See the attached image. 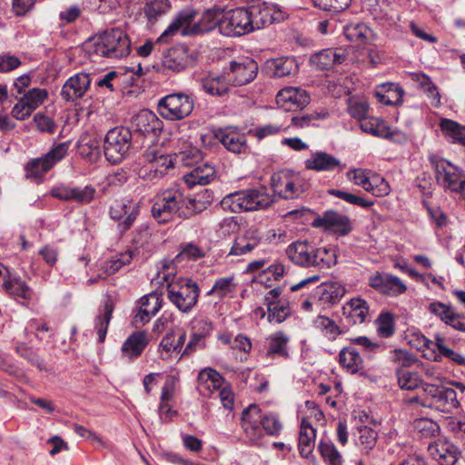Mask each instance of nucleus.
I'll list each match as a JSON object with an SVG mask.
<instances>
[{
	"mask_svg": "<svg viewBox=\"0 0 465 465\" xmlns=\"http://www.w3.org/2000/svg\"><path fill=\"white\" fill-rule=\"evenodd\" d=\"M399 386L407 391H413L421 384V380L416 372L397 370Z\"/></svg>",
	"mask_w": 465,
	"mask_h": 465,
	"instance_id": "55",
	"label": "nucleus"
},
{
	"mask_svg": "<svg viewBox=\"0 0 465 465\" xmlns=\"http://www.w3.org/2000/svg\"><path fill=\"white\" fill-rule=\"evenodd\" d=\"M5 292L17 298L31 300L33 292L31 288L21 278H12L5 280L3 283Z\"/></svg>",
	"mask_w": 465,
	"mask_h": 465,
	"instance_id": "41",
	"label": "nucleus"
},
{
	"mask_svg": "<svg viewBox=\"0 0 465 465\" xmlns=\"http://www.w3.org/2000/svg\"><path fill=\"white\" fill-rule=\"evenodd\" d=\"M348 176L355 184L377 197L388 195L390 193L388 182L379 175L370 177L365 171L359 169L349 172Z\"/></svg>",
	"mask_w": 465,
	"mask_h": 465,
	"instance_id": "15",
	"label": "nucleus"
},
{
	"mask_svg": "<svg viewBox=\"0 0 465 465\" xmlns=\"http://www.w3.org/2000/svg\"><path fill=\"white\" fill-rule=\"evenodd\" d=\"M152 214L159 223H166L174 216L185 219L184 194L178 187L164 190L155 197Z\"/></svg>",
	"mask_w": 465,
	"mask_h": 465,
	"instance_id": "4",
	"label": "nucleus"
},
{
	"mask_svg": "<svg viewBox=\"0 0 465 465\" xmlns=\"http://www.w3.org/2000/svg\"><path fill=\"white\" fill-rule=\"evenodd\" d=\"M377 332L383 338L391 337L395 332V317L388 312L382 311L375 321Z\"/></svg>",
	"mask_w": 465,
	"mask_h": 465,
	"instance_id": "45",
	"label": "nucleus"
},
{
	"mask_svg": "<svg viewBox=\"0 0 465 465\" xmlns=\"http://www.w3.org/2000/svg\"><path fill=\"white\" fill-rule=\"evenodd\" d=\"M318 450L328 465H341V455L332 442L322 440Z\"/></svg>",
	"mask_w": 465,
	"mask_h": 465,
	"instance_id": "48",
	"label": "nucleus"
},
{
	"mask_svg": "<svg viewBox=\"0 0 465 465\" xmlns=\"http://www.w3.org/2000/svg\"><path fill=\"white\" fill-rule=\"evenodd\" d=\"M305 167L316 172H341L345 166L335 156L325 152H316L305 161Z\"/></svg>",
	"mask_w": 465,
	"mask_h": 465,
	"instance_id": "20",
	"label": "nucleus"
},
{
	"mask_svg": "<svg viewBox=\"0 0 465 465\" xmlns=\"http://www.w3.org/2000/svg\"><path fill=\"white\" fill-rule=\"evenodd\" d=\"M316 430L307 418H302L300 426L298 448L302 457L308 458L315 445Z\"/></svg>",
	"mask_w": 465,
	"mask_h": 465,
	"instance_id": "31",
	"label": "nucleus"
},
{
	"mask_svg": "<svg viewBox=\"0 0 465 465\" xmlns=\"http://www.w3.org/2000/svg\"><path fill=\"white\" fill-rule=\"evenodd\" d=\"M345 60V54L333 48L322 49L310 57V64L318 70H330Z\"/></svg>",
	"mask_w": 465,
	"mask_h": 465,
	"instance_id": "23",
	"label": "nucleus"
},
{
	"mask_svg": "<svg viewBox=\"0 0 465 465\" xmlns=\"http://www.w3.org/2000/svg\"><path fill=\"white\" fill-rule=\"evenodd\" d=\"M271 186L274 194L282 199H295L306 190V184L293 173L280 171L271 177Z\"/></svg>",
	"mask_w": 465,
	"mask_h": 465,
	"instance_id": "10",
	"label": "nucleus"
},
{
	"mask_svg": "<svg viewBox=\"0 0 465 465\" xmlns=\"http://www.w3.org/2000/svg\"><path fill=\"white\" fill-rule=\"evenodd\" d=\"M262 237L258 231L248 230L242 235H239L229 252L230 255L246 254L260 245Z\"/></svg>",
	"mask_w": 465,
	"mask_h": 465,
	"instance_id": "29",
	"label": "nucleus"
},
{
	"mask_svg": "<svg viewBox=\"0 0 465 465\" xmlns=\"http://www.w3.org/2000/svg\"><path fill=\"white\" fill-rule=\"evenodd\" d=\"M314 323L322 334L331 341L335 340L341 333L340 327L329 317L320 315L316 318Z\"/></svg>",
	"mask_w": 465,
	"mask_h": 465,
	"instance_id": "49",
	"label": "nucleus"
},
{
	"mask_svg": "<svg viewBox=\"0 0 465 465\" xmlns=\"http://www.w3.org/2000/svg\"><path fill=\"white\" fill-rule=\"evenodd\" d=\"M245 7L221 12L220 33L226 36H242L252 32Z\"/></svg>",
	"mask_w": 465,
	"mask_h": 465,
	"instance_id": "9",
	"label": "nucleus"
},
{
	"mask_svg": "<svg viewBox=\"0 0 465 465\" xmlns=\"http://www.w3.org/2000/svg\"><path fill=\"white\" fill-rule=\"evenodd\" d=\"M250 16V25L252 32L265 27L272 23L271 9L263 5H252L246 8Z\"/></svg>",
	"mask_w": 465,
	"mask_h": 465,
	"instance_id": "35",
	"label": "nucleus"
},
{
	"mask_svg": "<svg viewBox=\"0 0 465 465\" xmlns=\"http://www.w3.org/2000/svg\"><path fill=\"white\" fill-rule=\"evenodd\" d=\"M194 108L193 96L185 93H173L162 97L158 102V113L170 121H180L188 117Z\"/></svg>",
	"mask_w": 465,
	"mask_h": 465,
	"instance_id": "7",
	"label": "nucleus"
},
{
	"mask_svg": "<svg viewBox=\"0 0 465 465\" xmlns=\"http://www.w3.org/2000/svg\"><path fill=\"white\" fill-rule=\"evenodd\" d=\"M441 131L449 137L452 138L453 142L459 143L465 146V126L459 123L450 120L442 119L440 124Z\"/></svg>",
	"mask_w": 465,
	"mask_h": 465,
	"instance_id": "44",
	"label": "nucleus"
},
{
	"mask_svg": "<svg viewBox=\"0 0 465 465\" xmlns=\"http://www.w3.org/2000/svg\"><path fill=\"white\" fill-rule=\"evenodd\" d=\"M329 193L335 197L342 199L343 201L351 204L361 206L363 208H369L372 206L374 203L372 201H367L362 197L341 190L331 189L329 191Z\"/></svg>",
	"mask_w": 465,
	"mask_h": 465,
	"instance_id": "59",
	"label": "nucleus"
},
{
	"mask_svg": "<svg viewBox=\"0 0 465 465\" xmlns=\"http://www.w3.org/2000/svg\"><path fill=\"white\" fill-rule=\"evenodd\" d=\"M345 292V287L337 282H324L318 287L320 300L331 304L337 303Z\"/></svg>",
	"mask_w": 465,
	"mask_h": 465,
	"instance_id": "37",
	"label": "nucleus"
},
{
	"mask_svg": "<svg viewBox=\"0 0 465 465\" xmlns=\"http://www.w3.org/2000/svg\"><path fill=\"white\" fill-rule=\"evenodd\" d=\"M213 136L230 153L240 154L246 153L248 151L245 134L235 127L219 128L213 132Z\"/></svg>",
	"mask_w": 465,
	"mask_h": 465,
	"instance_id": "13",
	"label": "nucleus"
},
{
	"mask_svg": "<svg viewBox=\"0 0 465 465\" xmlns=\"http://www.w3.org/2000/svg\"><path fill=\"white\" fill-rule=\"evenodd\" d=\"M46 163L47 162L44 157L29 161L25 165V177L35 180L41 179L52 168L46 166Z\"/></svg>",
	"mask_w": 465,
	"mask_h": 465,
	"instance_id": "51",
	"label": "nucleus"
},
{
	"mask_svg": "<svg viewBox=\"0 0 465 465\" xmlns=\"http://www.w3.org/2000/svg\"><path fill=\"white\" fill-rule=\"evenodd\" d=\"M263 417L264 415L257 404H250L242 412L241 425L247 423L261 425Z\"/></svg>",
	"mask_w": 465,
	"mask_h": 465,
	"instance_id": "60",
	"label": "nucleus"
},
{
	"mask_svg": "<svg viewBox=\"0 0 465 465\" xmlns=\"http://www.w3.org/2000/svg\"><path fill=\"white\" fill-rule=\"evenodd\" d=\"M385 94L376 93V96L380 103L386 105H399L402 103V97L404 94L403 89L396 84L389 83Z\"/></svg>",
	"mask_w": 465,
	"mask_h": 465,
	"instance_id": "46",
	"label": "nucleus"
},
{
	"mask_svg": "<svg viewBox=\"0 0 465 465\" xmlns=\"http://www.w3.org/2000/svg\"><path fill=\"white\" fill-rule=\"evenodd\" d=\"M71 142H64L56 144L54 148H52L44 158L46 160V166H51L52 168L62 159L65 157L68 153V149Z\"/></svg>",
	"mask_w": 465,
	"mask_h": 465,
	"instance_id": "56",
	"label": "nucleus"
},
{
	"mask_svg": "<svg viewBox=\"0 0 465 465\" xmlns=\"http://www.w3.org/2000/svg\"><path fill=\"white\" fill-rule=\"evenodd\" d=\"M132 133L128 128L117 126L109 130L104 137V152L108 162L121 163L132 147Z\"/></svg>",
	"mask_w": 465,
	"mask_h": 465,
	"instance_id": "5",
	"label": "nucleus"
},
{
	"mask_svg": "<svg viewBox=\"0 0 465 465\" xmlns=\"http://www.w3.org/2000/svg\"><path fill=\"white\" fill-rule=\"evenodd\" d=\"M172 388L165 384L162 389L161 402L159 405V413L162 420H168L174 413L169 405V401L172 400Z\"/></svg>",
	"mask_w": 465,
	"mask_h": 465,
	"instance_id": "57",
	"label": "nucleus"
},
{
	"mask_svg": "<svg viewBox=\"0 0 465 465\" xmlns=\"http://www.w3.org/2000/svg\"><path fill=\"white\" fill-rule=\"evenodd\" d=\"M369 285L381 293L399 295L406 291V285L396 276L376 272L369 278Z\"/></svg>",
	"mask_w": 465,
	"mask_h": 465,
	"instance_id": "17",
	"label": "nucleus"
},
{
	"mask_svg": "<svg viewBox=\"0 0 465 465\" xmlns=\"http://www.w3.org/2000/svg\"><path fill=\"white\" fill-rule=\"evenodd\" d=\"M275 202V196L267 188L260 186L237 191L225 195L221 201L223 210L234 213L267 209Z\"/></svg>",
	"mask_w": 465,
	"mask_h": 465,
	"instance_id": "2",
	"label": "nucleus"
},
{
	"mask_svg": "<svg viewBox=\"0 0 465 465\" xmlns=\"http://www.w3.org/2000/svg\"><path fill=\"white\" fill-rule=\"evenodd\" d=\"M339 362L348 372L352 374L363 369L362 358L352 346L345 347L340 351Z\"/></svg>",
	"mask_w": 465,
	"mask_h": 465,
	"instance_id": "34",
	"label": "nucleus"
},
{
	"mask_svg": "<svg viewBox=\"0 0 465 465\" xmlns=\"http://www.w3.org/2000/svg\"><path fill=\"white\" fill-rule=\"evenodd\" d=\"M424 391L431 398L430 405L440 411L450 413L460 406L457 392L452 388L427 384Z\"/></svg>",
	"mask_w": 465,
	"mask_h": 465,
	"instance_id": "11",
	"label": "nucleus"
},
{
	"mask_svg": "<svg viewBox=\"0 0 465 465\" xmlns=\"http://www.w3.org/2000/svg\"><path fill=\"white\" fill-rule=\"evenodd\" d=\"M312 225L314 227H324L325 229H333L341 234H347L351 227L350 219L335 211H326L322 216L316 218Z\"/></svg>",
	"mask_w": 465,
	"mask_h": 465,
	"instance_id": "22",
	"label": "nucleus"
},
{
	"mask_svg": "<svg viewBox=\"0 0 465 465\" xmlns=\"http://www.w3.org/2000/svg\"><path fill=\"white\" fill-rule=\"evenodd\" d=\"M414 427L425 438L434 437L438 435L440 430L438 423L427 418L415 420Z\"/></svg>",
	"mask_w": 465,
	"mask_h": 465,
	"instance_id": "58",
	"label": "nucleus"
},
{
	"mask_svg": "<svg viewBox=\"0 0 465 465\" xmlns=\"http://www.w3.org/2000/svg\"><path fill=\"white\" fill-rule=\"evenodd\" d=\"M163 305L162 295L157 292H151L140 300V308L135 314L134 323L136 327L139 324L144 325L149 322L151 318L154 316Z\"/></svg>",
	"mask_w": 465,
	"mask_h": 465,
	"instance_id": "18",
	"label": "nucleus"
},
{
	"mask_svg": "<svg viewBox=\"0 0 465 465\" xmlns=\"http://www.w3.org/2000/svg\"><path fill=\"white\" fill-rule=\"evenodd\" d=\"M206 200L200 197H188L184 195V210L185 219L192 217L196 213H200L207 209L213 202V193L212 191L205 189Z\"/></svg>",
	"mask_w": 465,
	"mask_h": 465,
	"instance_id": "38",
	"label": "nucleus"
},
{
	"mask_svg": "<svg viewBox=\"0 0 465 465\" xmlns=\"http://www.w3.org/2000/svg\"><path fill=\"white\" fill-rule=\"evenodd\" d=\"M359 124L362 132L376 137L388 138L392 134L386 123L380 118L367 116L363 119H361Z\"/></svg>",
	"mask_w": 465,
	"mask_h": 465,
	"instance_id": "36",
	"label": "nucleus"
},
{
	"mask_svg": "<svg viewBox=\"0 0 465 465\" xmlns=\"http://www.w3.org/2000/svg\"><path fill=\"white\" fill-rule=\"evenodd\" d=\"M88 74L79 73L70 77L63 85L61 96L66 101H74L84 96L90 86Z\"/></svg>",
	"mask_w": 465,
	"mask_h": 465,
	"instance_id": "19",
	"label": "nucleus"
},
{
	"mask_svg": "<svg viewBox=\"0 0 465 465\" xmlns=\"http://www.w3.org/2000/svg\"><path fill=\"white\" fill-rule=\"evenodd\" d=\"M171 8L169 0H154L147 3L144 13L150 22H155L157 18L167 13Z\"/></svg>",
	"mask_w": 465,
	"mask_h": 465,
	"instance_id": "52",
	"label": "nucleus"
},
{
	"mask_svg": "<svg viewBox=\"0 0 465 465\" xmlns=\"http://www.w3.org/2000/svg\"><path fill=\"white\" fill-rule=\"evenodd\" d=\"M348 110L353 118L361 122V119L367 117L369 104L363 99L351 98L349 100Z\"/></svg>",
	"mask_w": 465,
	"mask_h": 465,
	"instance_id": "64",
	"label": "nucleus"
},
{
	"mask_svg": "<svg viewBox=\"0 0 465 465\" xmlns=\"http://www.w3.org/2000/svg\"><path fill=\"white\" fill-rule=\"evenodd\" d=\"M232 86H242L251 83L257 75L258 64L250 58L232 61L225 70Z\"/></svg>",
	"mask_w": 465,
	"mask_h": 465,
	"instance_id": "12",
	"label": "nucleus"
},
{
	"mask_svg": "<svg viewBox=\"0 0 465 465\" xmlns=\"http://www.w3.org/2000/svg\"><path fill=\"white\" fill-rule=\"evenodd\" d=\"M48 92L42 88H33L21 98L32 112L39 107L47 98Z\"/></svg>",
	"mask_w": 465,
	"mask_h": 465,
	"instance_id": "54",
	"label": "nucleus"
},
{
	"mask_svg": "<svg viewBox=\"0 0 465 465\" xmlns=\"http://www.w3.org/2000/svg\"><path fill=\"white\" fill-rule=\"evenodd\" d=\"M202 88L212 96L223 97L228 95L232 87L230 79L223 71L219 75H209L202 79Z\"/></svg>",
	"mask_w": 465,
	"mask_h": 465,
	"instance_id": "24",
	"label": "nucleus"
},
{
	"mask_svg": "<svg viewBox=\"0 0 465 465\" xmlns=\"http://www.w3.org/2000/svg\"><path fill=\"white\" fill-rule=\"evenodd\" d=\"M215 173L216 171L213 165L203 163L184 174L183 179L189 187H193L196 184L205 185L214 179Z\"/></svg>",
	"mask_w": 465,
	"mask_h": 465,
	"instance_id": "32",
	"label": "nucleus"
},
{
	"mask_svg": "<svg viewBox=\"0 0 465 465\" xmlns=\"http://www.w3.org/2000/svg\"><path fill=\"white\" fill-rule=\"evenodd\" d=\"M264 68L268 75L277 78L293 75L299 70L296 60L289 56L269 59L265 62Z\"/></svg>",
	"mask_w": 465,
	"mask_h": 465,
	"instance_id": "21",
	"label": "nucleus"
},
{
	"mask_svg": "<svg viewBox=\"0 0 465 465\" xmlns=\"http://www.w3.org/2000/svg\"><path fill=\"white\" fill-rule=\"evenodd\" d=\"M133 127L136 132L146 135L161 130L162 122L150 110H142L133 118Z\"/></svg>",
	"mask_w": 465,
	"mask_h": 465,
	"instance_id": "30",
	"label": "nucleus"
},
{
	"mask_svg": "<svg viewBox=\"0 0 465 465\" xmlns=\"http://www.w3.org/2000/svg\"><path fill=\"white\" fill-rule=\"evenodd\" d=\"M200 295L198 284L192 279H180L167 286V296L171 302L183 313L190 312L196 305Z\"/></svg>",
	"mask_w": 465,
	"mask_h": 465,
	"instance_id": "6",
	"label": "nucleus"
},
{
	"mask_svg": "<svg viewBox=\"0 0 465 465\" xmlns=\"http://www.w3.org/2000/svg\"><path fill=\"white\" fill-rule=\"evenodd\" d=\"M312 267L330 268L337 262L336 251L332 247H313Z\"/></svg>",
	"mask_w": 465,
	"mask_h": 465,
	"instance_id": "42",
	"label": "nucleus"
},
{
	"mask_svg": "<svg viewBox=\"0 0 465 465\" xmlns=\"http://www.w3.org/2000/svg\"><path fill=\"white\" fill-rule=\"evenodd\" d=\"M268 347L266 354L268 357L276 358L281 357L288 359L290 357L288 343L290 336L283 331H276L272 333L268 339Z\"/></svg>",
	"mask_w": 465,
	"mask_h": 465,
	"instance_id": "33",
	"label": "nucleus"
},
{
	"mask_svg": "<svg viewBox=\"0 0 465 465\" xmlns=\"http://www.w3.org/2000/svg\"><path fill=\"white\" fill-rule=\"evenodd\" d=\"M310 102L308 94L297 87H285L280 90L276 95V103L285 111H296L302 109Z\"/></svg>",
	"mask_w": 465,
	"mask_h": 465,
	"instance_id": "16",
	"label": "nucleus"
},
{
	"mask_svg": "<svg viewBox=\"0 0 465 465\" xmlns=\"http://www.w3.org/2000/svg\"><path fill=\"white\" fill-rule=\"evenodd\" d=\"M114 312V303L111 300L104 302V310L100 312L95 319V329L98 333V340L103 342L105 339L109 322L112 319Z\"/></svg>",
	"mask_w": 465,
	"mask_h": 465,
	"instance_id": "43",
	"label": "nucleus"
},
{
	"mask_svg": "<svg viewBox=\"0 0 465 465\" xmlns=\"http://www.w3.org/2000/svg\"><path fill=\"white\" fill-rule=\"evenodd\" d=\"M435 346L440 355L444 356L459 365H465V357L445 345L442 338L437 337Z\"/></svg>",
	"mask_w": 465,
	"mask_h": 465,
	"instance_id": "63",
	"label": "nucleus"
},
{
	"mask_svg": "<svg viewBox=\"0 0 465 465\" xmlns=\"http://www.w3.org/2000/svg\"><path fill=\"white\" fill-rule=\"evenodd\" d=\"M378 433L368 426H361L358 428V440L356 445L361 449L364 455H369L377 443Z\"/></svg>",
	"mask_w": 465,
	"mask_h": 465,
	"instance_id": "39",
	"label": "nucleus"
},
{
	"mask_svg": "<svg viewBox=\"0 0 465 465\" xmlns=\"http://www.w3.org/2000/svg\"><path fill=\"white\" fill-rule=\"evenodd\" d=\"M50 194L61 201H73L79 204H88L94 199L96 190L92 185L84 187L61 185L53 188Z\"/></svg>",
	"mask_w": 465,
	"mask_h": 465,
	"instance_id": "14",
	"label": "nucleus"
},
{
	"mask_svg": "<svg viewBox=\"0 0 465 465\" xmlns=\"http://www.w3.org/2000/svg\"><path fill=\"white\" fill-rule=\"evenodd\" d=\"M200 390L203 388L210 389L219 388L221 386L223 377L221 374L213 369L208 368L201 371L197 378Z\"/></svg>",
	"mask_w": 465,
	"mask_h": 465,
	"instance_id": "47",
	"label": "nucleus"
},
{
	"mask_svg": "<svg viewBox=\"0 0 465 465\" xmlns=\"http://www.w3.org/2000/svg\"><path fill=\"white\" fill-rule=\"evenodd\" d=\"M191 64L188 51L183 46L169 49L163 58V65L174 72H181Z\"/></svg>",
	"mask_w": 465,
	"mask_h": 465,
	"instance_id": "27",
	"label": "nucleus"
},
{
	"mask_svg": "<svg viewBox=\"0 0 465 465\" xmlns=\"http://www.w3.org/2000/svg\"><path fill=\"white\" fill-rule=\"evenodd\" d=\"M368 312V303L361 298L351 299L342 307L344 320L351 325L364 322Z\"/></svg>",
	"mask_w": 465,
	"mask_h": 465,
	"instance_id": "26",
	"label": "nucleus"
},
{
	"mask_svg": "<svg viewBox=\"0 0 465 465\" xmlns=\"http://www.w3.org/2000/svg\"><path fill=\"white\" fill-rule=\"evenodd\" d=\"M429 163L434 173L436 183L444 190L458 191L465 173L450 162L436 154H430Z\"/></svg>",
	"mask_w": 465,
	"mask_h": 465,
	"instance_id": "8",
	"label": "nucleus"
},
{
	"mask_svg": "<svg viewBox=\"0 0 465 465\" xmlns=\"http://www.w3.org/2000/svg\"><path fill=\"white\" fill-rule=\"evenodd\" d=\"M149 343L147 333L143 331L132 333L122 346V352L129 361L138 358Z\"/></svg>",
	"mask_w": 465,
	"mask_h": 465,
	"instance_id": "28",
	"label": "nucleus"
},
{
	"mask_svg": "<svg viewBox=\"0 0 465 465\" xmlns=\"http://www.w3.org/2000/svg\"><path fill=\"white\" fill-rule=\"evenodd\" d=\"M233 277L219 278L215 281L213 288L207 292V295H215L222 299L235 291L236 284L233 282Z\"/></svg>",
	"mask_w": 465,
	"mask_h": 465,
	"instance_id": "50",
	"label": "nucleus"
},
{
	"mask_svg": "<svg viewBox=\"0 0 465 465\" xmlns=\"http://www.w3.org/2000/svg\"><path fill=\"white\" fill-rule=\"evenodd\" d=\"M368 27L363 24H351L344 27L346 38L351 42H363L367 37Z\"/></svg>",
	"mask_w": 465,
	"mask_h": 465,
	"instance_id": "61",
	"label": "nucleus"
},
{
	"mask_svg": "<svg viewBox=\"0 0 465 465\" xmlns=\"http://www.w3.org/2000/svg\"><path fill=\"white\" fill-rule=\"evenodd\" d=\"M88 52L108 58H122L129 54L131 43L127 35L119 28H112L93 37L85 44Z\"/></svg>",
	"mask_w": 465,
	"mask_h": 465,
	"instance_id": "3",
	"label": "nucleus"
},
{
	"mask_svg": "<svg viewBox=\"0 0 465 465\" xmlns=\"http://www.w3.org/2000/svg\"><path fill=\"white\" fill-rule=\"evenodd\" d=\"M195 15L196 12L193 10L181 11L158 37L157 43H167L169 38L179 31L183 35H195L210 32L216 27L220 30L221 12L207 10L199 21L193 23Z\"/></svg>",
	"mask_w": 465,
	"mask_h": 465,
	"instance_id": "1",
	"label": "nucleus"
},
{
	"mask_svg": "<svg viewBox=\"0 0 465 465\" xmlns=\"http://www.w3.org/2000/svg\"><path fill=\"white\" fill-rule=\"evenodd\" d=\"M436 451L438 457L435 456V459L438 460L441 465H454L459 460L460 452L457 448L452 445L441 444L440 447L436 448Z\"/></svg>",
	"mask_w": 465,
	"mask_h": 465,
	"instance_id": "53",
	"label": "nucleus"
},
{
	"mask_svg": "<svg viewBox=\"0 0 465 465\" xmlns=\"http://www.w3.org/2000/svg\"><path fill=\"white\" fill-rule=\"evenodd\" d=\"M262 430L271 436H277L280 434L282 425L279 420V417L275 414H264L263 419L261 422Z\"/></svg>",
	"mask_w": 465,
	"mask_h": 465,
	"instance_id": "62",
	"label": "nucleus"
},
{
	"mask_svg": "<svg viewBox=\"0 0 465 465\" xmlns=\"http://www.w3.org/2000/svg\"><path fill=\"white\" fill-rule=\"evenodd\" d=\"M266 307L268 313V321L270 322H275L277 323H282L292 313L290 304L287 300L268 302Z\"/></svg>",
	"mask_w": 465,
	"mask_h": 465,
	"instance_id": "40",
	"label": "nucleus"
},
{
	"mask_svg": "<svg viewBox=\"0 0 465 465\" xmlns=\"http://www.w3.org/2000/svg\"><path fill=\"white\" fill-rule=\"evenodd\" d=\"M287 256L294 263L302 267H312L313 246L307 242H296L286 250Z\"/></svg>",
	"mask_w": 465,
	"mask_h": 465,
	"instance_id": "25",
	"label": "nucleus"
}]
</instances>
